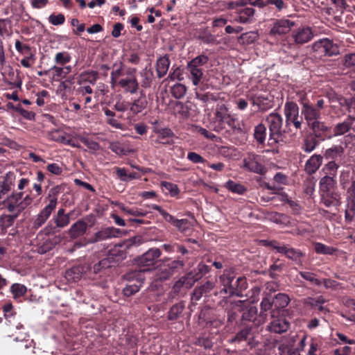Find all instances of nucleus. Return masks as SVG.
I'll return each instance as SVG.
<instances>
[{"mask_svg":"<svg viewBox=\"0 0 355 355\" xmlns=\"http://www.w3.org/2000/svg\"><path fill=\"white\" fill-rule=\"evenodd\" d=\"M355 218V201L347 202L345 209V220L352 222Z\"/></svg>","mask_w":355,"mask_h":355,"instance_id":"obj_55","label":"nucleus"},{"mask_svg":"<svg viewBox=\"0 0 355 355\" xmlns=\"http://www.w3.org/2000/svg\"><path fill=\"white\" fill-rule=\"evenodd\" d=\"M274 305L273 300H271L269 297H264L261 302V312L258 317V324H263L267 320V313L266 312L271 309L272 306Z\"/></svg>","mask_w":355,"mask_h":355,"instance_id":"obj_25","label":"nucleus"},{"mask_svg":"<svg viewBox=\"0 0 355 355\" xmlns=\"http://www.w3.org/2000/svg\"><path fill=\"white\" fill-rule=\"evenodd\" d=\"M266 243L275 249L277 252L284 254L287 259L294 261L295 263L302 264V259L304 257V253L300 250L293 248L288 245H281L276 241H266Z\"/></svg>","mask_w":355,"mask_h":355,"instance_id":"obj_3","label":"nucleus"},{"mask_svg":"<svg viewBox=\"0 0 355 355\" xmlns=\"http://www.w3.org/2000/svg\"><path fill=\"white\" fill-rule=\"evenodd\" d=\"M141 76L143 78L141 85L144 87H150L152 83L153 71L150 69L148 70L147 67H146L144 71L141 72Z\"/></svg>","mask_w":355,"mask_h":355,"instance_id":"obj_57","label":"nucleus"},{"mask_svg":"<svg viewBox=\"0 0 355 355\" xmlns=\"http://www.w3.org/2000/svg\"><path fill=\"white\" fill-rule=\"evenodd\" d=\"M146 105L147 101L146 97L144 96H141L134 101L130 107V110L134 114H136L144 110L146 108Z\"/></svg>","mask_w":355,"mask_h":355,"instance_id":"obj_36","label":"nucleus"},{"mask_svg":"<svg viewBox=\"0 0 355 355\" xmlns=\"http://www.w3.org/2000/svg\"><path fill=\"white\" fill-rule=\"evenodd\" d=\"M161 254L162 252L159 248H153L137 257L136 263L139 267H146V270H150L159 263V261H157V259Z\"/></svg>","mask_w":355,"mask_h":355,"instance_id":"obj_8","label":"nucleus"},{"mask_svg":"<svg viewBox=\"0 0 355 355\" xmlns=\"http://www.w3.org/2000/svg\"><path fill=\"white\" fill-rule=\"evenodd\" d=\"M216 286V283L211 281H207L200 286H197L192 293L191 301L197 302L201 299L203 294L209 293Z\"/></svg>","mask_w":355,"mask_h":355,"instance_id":"obj_18","label":"nucleus"},{"mask_svg":"<svg viewBox=\"0 0 355 355\" xmlns=\"http://www.w3.org/2000/svg\"><path fill=\"white\" fill-rule=\"evenodd\" d=\"M308 125L318 137L324 135L329 130V128L320 119L312 121Z\"/></svg>","mask_w":355,"mask_h":355,"instance_id":"obj_32","label":"nucleus"},{"mask_svg":"<svg viewBox=\"0 0 355 355\" xmlns=\"http://www.w3.org/2000/svg\"><path fill=\"white\" fill-rule=\"evenodd\" d=\"M171 62L167 56L159 58L156 62V71L159 78L164 76L169 68Z\"/></svg>","mask_w":355,"mask_h":355,"instance_id":"obj_28","label":"nucleus"},{"mask_svg":"<svg viewBox=\"0 0 355 355\" xmlns=\"http://www.w3.org/2000/svg\"><path fill=\"white\" fill-rule=\"evenodd\" d=\"M266 5L274 6L279 12H282L288 8V4L284 0H266Z\"/></svg>","mask_w":355,"mask_h":355,"instance_id":"obj_58","label":"nucleus"},{"mask_svg":"<svg viewBox=\"0 0 355 355\" xmlns=\"http://www.w3.org/2000/svg\"><path fill=\"white\" fill-rule=\"evenodd\" d=\"M354 122L355 118L349 116L344 121L337 123L334 128L333 136L337 137L345 134L350 130Z\"/></svg>","mask_w":355,"mask_h":355,"instance_id":"obj_24","label":"nucleus"},{"mask_svg":"<svg viewBox=\"0 0 355 355\" xmlns=\"http://www.w3.org/2000/svg\"><path fill=\"white\" fill-rule=\"evenodd\" d=\"M248 0H237L236 1H221V6L227 10H234L240 6H244L247 4Z\"/></svg>","mask_w":355,"mask_h":355,"instance_id":"obj_54","label":"nucleus"},{"mask_svg":"<svg viewBox=\"0 0 355 355\" xmlns=\"http://www.w3.org/2000/svg\"><path fill=\"white\" fill-rule=\"evenodd\" d=\"M137 69L129 67L125 71L124 76L118 81V86L125 93L136 94L139 88L136 76Z\"/></svg>","mask_w":355,"mask_h":355,"instance_id":"obj_4","label":"nucleus"},{"mask_svg":"<svg viewBox=\"0 0 355 355\" xmlns=\"http://www.w3.org/2000/svg\"><path fill=\"white\" fill-rule=\"evenodd\" d=\"M173 104L175 112H178L184 116H187L189 111L183 103L175 101Z\"/></svg>","mask_w":355,"mask_h":355,"instance_id":"obj_64","label":"nucleus"},{"mask_svg":"<svg viewBox=\"0 0 355 355\" xmlns=\"http://www.w3.org/2000/svg\"><path fill=\"white\" fill-rule=\"evenodd\" d=\"M302 114L304 116L307 125L315 120L320 119L321 117V112L312 103L302 107Z\"/></svg>","mask_w":355,"mask_h":355,"instance_id":"obj_20","label":"nucleus"},{"mask_svg":"<svg viewBox=\"0 0 355 355\" xmlns=\"http://www.w3.org/2000/svg\"><path fill=\"white\" fill-rule=\"evenodd\" d=\"M255 10L252 7H245L241 8L238 12L237 21L242 24L250 23L252 21Z\"/></svg>","mask_w":355,"mask_h":355,"instance_id":"obj_27","label":"nucleus"},{"mask_svg":"<svg viewBox=\"0 0 355 355\" xmlns=\"http://www.w3.org/2000/svg\"><path fill=\"white\" fill-rule=\"evenodd\" d=\"M284 114L286 118V126L293 125L295 129H301L303 117L300 116L299 107L297 103L293 101L286 102Z\"/></svg>","mask_w":355,"mask_h":355,"instance_id":"obj_6","label":"nucleus"},{"mask_svg":"<svg viewBox=\"0 0 355 355\" xmlns=\"http://www.w3.org/2000/svg\"><path fill=\"white\" fill-rule=\"evenodd\" d=\"M235 278L234 271L232 268L225 269L219 276V284L222 287L220 293L228 295L232 281Z\"/></svg>","mask_w":355,"mask_h":355,"instance_id":"obj_16","label":"nucleus"},{"mask_svg":"<svg viewBox=\"0 0 355 355\" xmlns=\"http://www.w3.org/2000/svg\"><path fill=\"white\" fill-rule=\"evenodd\" d=\"M300 275L305 280L309 282L311 284L320 286L322 282L315 277V275L308 271H300Z\"/></svg>","mask_w":355,"mask_h":355,"instance_id":"obj_49","label":"nucleus"},{"mask_svg":"<svg viewBox=\"0 0 355 355\" xmlns=\"http://www.w3.org/2000/svg\"><path fill=\"white\" fill-rule=\"evenodd\" d=\"M83 274V267L74 266L66 271L65 277L69 282H77L80 279Z\"/></svg>","mask_w":355,"mask_h":355,"instance_id":"obj_31","label":"nucleus"},{"mask_svg":"<svg viewBox=\"0 0 355 355\" xmlns=\"http://www.w3.org/2000/svg\"><path fill=\"white\" fill-rule=\"evenodd\" d=\"M23 197L22 193H13L8 196L3 203L6 205L8 210L10 212H15L19 214L23 211V206L21 205V198Z\"/></svg>","mask_w":355,"mask_h":355,"instance_id":"obj_15","label":"nucleus"},{"mask_svg":"<svg viewBox=\"0 0 355 355\" xmlns=\"http://www.w3.org/2000/svg\"><path fill=\"white\" fill-rule=\"evenodd\" d=\"M187 87L181 83H177L171 87V92L175 98L180 99L183 98L187 93Z\"/></svg>","mask_w":355,"mask_h":355,"instance_id":"obj_42","label":"nucleus"},{"mask_svg":"<svg viewBox=\"0 0 355 355\" xmlns=\"http://www.w3.org/2000/svg\"><path fill=\"white\" fill-rule=\"evenodd\" d=\"M54 209L55 202H49V204L46 205L35 216L33 222V227L35 229H38L42 226L48 220Z\"/></svg>","mask_w":355,"mask_h":355,"instance_id":"obj_14","label":"nucleus"},{"mask_svg":"<svg viewBox=\"0 0 355 355\" xmlns=\"http://www.w3.org/2000/svg\"><path fill=\"white\" fill-rule=\"evenodd\" d=\"M338 168L339 165L331 160L324 165L322 171L324 173V176L336 178Z\"/></svg>","mask_w":355,"mask_h":355,"instance_id":"obj_35","label":"nucleus"},{"mask_svg":"<svg viewBox=\"0 0 355 355\" xmlns=\"http://www.w3.org/2000/svg\"><path fill=\"white\" fill-rule=\"evenodd\" d=\"M295 26L294 21L287 18L275 20L270 30V35L272 36H282L288 33Z\"/></svg>","mask_w":355,"mask_h":355,"instance_id":"obj_11","label":"nucleus"},{"mask_svg":"<svg viewBox=\"0 0 355 355\" xmlns=\"http://www.w3.org/2000/svg\"><path fill=\"white\" fill-rule=\"evenodd\" d=\"M254 137L259 144H263L265 141L266 137V128L264 125L261 123L255 127Z\"/></svg>","mask_w":355,"mask_h":355,"instance_id":"obj_44","label":"nucleus"},{"mask_svg":"<svg viewBox=\"0 0 355 355\" xmlns=\"http://www.w3.org/2000/svg\"><path fill=\"white\" fill-rule=\"evenodd\" d=\"M200 279V277H196L193 272H189L175 282L174 288L176 291H180L182 287L190 288Z\"/></svg>","mask_w":355,"mask_h":355,"instance_id":"obj_19","label":"nucleus"},{"mask_svg":"<svg viewBox=\"0 0 355 355\" xmlns=\"http://www.w3.org/2000/svg\"><path fill=\"white\" fill-rule=\"evenodd\" d=\"M13 306L10 302H8L3 305V311L4 317L8 322V324L5 327L3 332L9 337L15 335V330H19L24 328V326L15 318V313L12 311Z\"/></svg>","mask_w":355,"mask_h":355,"instance_id":"obj_7","label":"nucleus"},{"mask_svg":"<svg viewBox=\"0 0 355 355\" xmlns=\"http://www.w3.org/2000/svg\"><path fill=\"white\" fill-rule=\"evenodd\" d=\"M341 63L345 68L355 67V53H349L345 54L341 58Z\"/></svg>","mask_w":355,"mask_h":355,"instance_id":"obj_53","label":"nucleus"},{"mask_svg":"<svg viewBox=\"0 0 355 355\" xmlns=\"http://www.w3.org/2000/svg\"><path fill=\"white\" fill-rule=\"evenodd\" d=\"M243 167L251 172L263 174L265 168L261 163V157L254 153H248L243 159Z\"/></svg>","mask_w":355,"mask_h":355,"instance_id":"obj_12","label":"nucleus"},{"mask_svg":"<svg viewBox=\"0 0 355 355\" xmlns=\"http://www.w3.org/2000/svg\"><path fill=\"white\" fill-rule=\"evenodd\" d=\"M71 80H66L64 81H62L58 87V91L60 92V96L62 99H67V93L71 91Z\"/></svg>","mask_w":355,"mask_h":355,"instance_id":"obj_51","label":"nucleus"},{"mask_svg":"<svg viewBox=\"0 0 355 355\" xmlns=\"http://www.w3.org/2000/svg\"><path fill=\"white\" fill-rule=\"evenodd\" d=\"M344 153V148L342 146H333L332 147L327 149L324 152V156L327 159H334L341 157Z\"/></svg>","mask_w":355,"mask_h":355,"instance_id":"obj_30","label":"nucleus"},{"mask_svg":"<svg viewBox=\"0 0 355 355\" xmlns=\"http://www.w3.org/2000/svg\"><path fill=\"white\" fill-rule=\"evenodd\" d=\"M27 291V288L21 284H13L10 286V292L13 295L14 299H17L26 294Z\"/></svg>","mask_w":355,"mask_h":355,"instance_id":"obj_45","label":"nucleus"},{"mask_svg":"<svg viewBox=\"0 0 355 355\" xmlns=\"http://www.w3.org/2000/svg\"><path fill=\"white\" fill-rule=\"evenodd\" d=\"M161 185L163 189L169 191L172 196L178 195L180 192L178 186L175 184L168 182H162Z\"/></svg>","mask_w":355,"mask_h":355,"instance_id":"obj_62","label":"nucleus"},{"mask_svg":"<svg viewBox=\"0 0 355 355\" xmlns=\"http://www.w3.org/2000/svg\"><path fill=\"white\" fill-rule=\"evenodd\" d=\"M311 49L315 53L329 57L340 54L338 45L327 37L322 38L314 42L311 44Z\"/></svg>","mask_w":355,"mask_h":355,"instance_id":"obj_5","label":"nucleus"},{"mask_svg":"<svg viewBox=\"0 0 355 355\" xmlns=\"http://www.w3.org/2000/svg\"><path fill=\"white\" fill-rule=\"evenodd\" d=\"M246 288L247 282L245 277H239L236 279L234 278L229 290L228 295L241 297L243 295L242 292Z\"/></svg>","mask_w":355,"mask_h":355,"instance_id":"obj_17","label":"nucleus"},{"mask_svg":"<svg viewBox=\"0 0 355 355\" xmlns=\"http://www.w3.org/2000/svg\"><path fill=\"white\" fill-rule=\"evenodd\" d=\"M315 251L318 254H333L336 252V249L327 246L321 243H315L314 245Z\"/></svg>","mask_w":355,"mask_h":355,"instance_id":"obj_47","label":"nucleus"},{"mask_svg":"<svg viewBox=\"0 0 355 355\" xmlns=\"http://www.w3.org/2000/svg\"><path fill=\"white\" fill-rule=\"evenodd\" d=\"M322 195V200L327 207L338 206L341 203V195L338 191H327Z\"/></svg>","mask_w":355,"mask_h":355,"instance_id":"obj_22","label":"nucleus"},{"mask_svg":"<svg viewBox=\"0 0 355 355\" xmlns=\"http://www.w3.org/2000/svg\"><path fill=\"white\" fill-rule=\"evenodd\" d=\"M105 115L107 116V123L112 125V127L122 130L123 126L118 120H116L114 116L115 114L112 111L105 109L104 110Z\"/></svg>","mask_w":355,"mask_h":355,"instance_id":"obj_43","label":"nucleus"},{"mask_svg":"<svg viewBox=\"0 0 355 355\" xmlns=\"http://www.w3.org/2000/svg\"><path fill=\"white\" fill-rule=\"evenodd\" d=\"M194 220L180 219L175 221L174 226L182 232H187L193 225Z\"/></svg>","mask_w":355,"mask_h":355,"instance_id":"obj_50","label":"nucleus"},{"mask_svg":"<svg viewBox=\"0 0 355 355\" xmlns=\"http://www.w3.org/2000/svg\"><path fill=\"white\" fill-rule=\"evenodd\" d=\"M315 37V32L309 26H301L292 31L291 38L296 45H303L311 41Z\"/></svg>","mask_w":355,"mask_h":355,"instance_id":"obj_9","label":"nucleus"},{"mask_svg":"<svg viewBox=\"0 0 355 355\" xmlns=\"http://www.w3.org/2000/svg\"><path fill=\"white\" fill-rule=\"evenodd\" d=\"M183 266L184 263L181 261L160 260L157 264L155 280L162 282L169 279L178 268H182Z\"/></svg>","mask_w":355,"mask_h":355,"instance_id":"obj_2","label":"nucleus"},{"mask_svg":"<svg viewBox=\"0 0 355 355\" xmlns=\"http://www.w3.org/2000/svg\"><path fill=\"white\" fill-rule=\"evenodd\" d=\"M87 230V224L84 220H78L69 228L68 234L71 239H76L83 236Z\"/></svg>","mask_w":355,"mask_h":355,"instance_id":"obj_23","label":"nucleus"},{"mask_svg":"<svg viewBox=\"0 0 355 355\" xmlns=\"http://www.w3.org/2000/svg\"><path fill=\"white\" fill-rule=\"evenodd\" d=\"M71 56L67 52H58L55 54V62L57 64L64 65L71 61Z\"/></svg>","mask_w":355,"mask_h":355,"instance_id":"obj_56","label":"nucleus"},{"mask_svg":"<svg viewBox=\"0 0 355 355\" xmlns=\"http://www.w3.org/2000/svg\"><path fill=\"white\" fill-rule=\"evenodd\" d=\"M80 140L82 143L86 145L92 152H95L100 148V146L97 142L87 137H82L80 138Z\"/></svg>","mask_w":355,"mask_h":355,"instance_id":"obj_60","label":"nucleus"},{"mask_svg":"<svg viewBox=\"0 0 355 355\" xmlns=\"http://www.w3.org/2000/svg\"><path fill=\"white\" fill-rule=\"evenodd\" d=\"M209 58L205 55H200L191 61L187 65L189 72V78L194 86H198L204 77L203 67L207 64Z\"/></svg>","mask_w":355,"mask_h":355,"instance_id":"obj_1","label":"nucleus"},{"mask_svg":"<svg viewBox=\"0 0 355 355\" xmlns=\"http://www.w3.org/2000/svg\"><path fill=\"white\" fill-rule=\"evenodd\" d=\"M120 232L119 229L114 227L101 228L89 239V243H94L117 237Z\"/></svg>","mask_w":355,"mask_h":355,"instance_id":"obj_13","label":"nucleus"},{"mask_svg":"<svg viewBox=\"0 0 355 355\" xmlns=\"http://www.w3.org/2000/svg\"><path fill=\"white\" fill-rule=\"evenodd\" d=\"M120 209L121 211H123L124 213L131 215V216H144L146 214V212L143 211L138 209H130L129 207H127L124 205H121Z\"/></svg>","mask_w":355,"mask_h":355,"instance_id":"obj_63","label":"nucleus"},{"mask_svg":"<svg viewBox=\"0 0 355 355\" xmlns=\"http://www.w3.org/2000/svg\"><path fill=\"white\" fill-rule=\"evenodd\" d=\"M257 313V309L255 306H250L247 307L242 315L243 320L252 321L256 320L257 322H258V318L256 319V315Z\"/></svg>","mask_w":355,"mask_h":355,"instance_id":"obj_52","label":"nucleus"},{"mask_svg":"<svg viewBox=\"0 0 355 355\" xmlns=\"http://www.w3.org/2000/svg\"><path fill=\"white\" fill-rule=\"evenodd\" d=\"M17 216L18 214H15L14 215H6L1 217L0 220L1 226L3 228H7L11 226Z\"/></svg>","mask_w":355,"mask_h":355,"instance_id":"obj_61","label":"nucleus"},{"mask_svg":"<svg viewBox=\"0 0 355 355\" xmlns=\"http://www.w3.org/2000/svg\"><path fill=\"white\" fill-rule=\"evenodd\" d=\"M227 108L226 105L223 103L218 104L216 109V117L217 119L221 122H227L230 124V121H227V119H230V116L227 113Z\"/></svg>","mask_w":355,"mask_h":355,"instance_id":"obj_37","label":"nucleus"},{"mask_svg":"<svg viewBox=\"0 0 355 355\" xmlns=\"http://www.w3.org/2000/svg\"><path fill=\"white\" fill-rule=\"evenodd\" d=\"M336 178L332 177H322L320 180V187L322 191H330L336 187Z\"/></svg>","mask_w":355,"mask_h":355,"instance_id":"obj_34","label":"nucleus"},{"mask_svg":"<svg viewBox=\"0 0 355 355\" xmlns=\"http://www.w3.org/2000/svg\"><path fill=\"white\" fill-rule=\"evenodd\" d=\"M53 220L58 227L63 228L69 224L70 216L69 214H65L64 209L61 208L58 209L56 215L53 218Z\"/></svg>","mask_w":355,"mask_h":355,"instance_id":"obj_29","label":"nucleus"},{"mask_svg":"<svg viewBox=\"0 0 355 355\" xmlns=\"http://www.w3.org/2000/svg\"><path fill=\"white\" fill-rule=\"evenodd\" d=\"M322 163V157L320 155H312L305 163L304 170L309 174L315 173Z\"/></svg>","mask_w":355,"mask_h":355,"instance_id":"obj_21","label":"nucleus"},{"mask_svg":"<svg viewBox=\"0 0 355 355\" xmlns=\"http://www.w3.org/2000/svg\"><path fill=\"white\" fill-rule=\"evenodd\" d=\"M98 78V73L96 71L84 72L80 74L78 83L83 85L86 83L94 85Z\"/></svg>","mask_w":355,"mask_h":355,"instance_id":"obj_38","label":"nucleus"},{"mask_svg":"<svg viewBox=\"0 0 355 355\" xmlns=\"http://www.w3.org/2000/svg\"><path fill=\"white\" fill-rule=\"evenodd\" d=\"M173 137V133L170 129H162L157 132V136L155 140V144H169L170 139Z\"/></svg>","mask_w":355,"mask_h":355,"instance_id":"obj_33","label":"nucleus"},{"mask_svg":"<svg viewBox=\"0 0 355 355\" xmlns=\"http://www.w3.org/2000/svg\"><path fill=\"white\" fill-rule=\"evenodd\" d=\"M289 327V323L285 318H277L275 319L271 322L268 326V329L270 331L281 334L288 330Z\"/></svg>","mask_w":355,"mask_h":355,"instance_id":"obj_26","label":"nucleus"},{"mask_svg":"<svg viewBox=\"0 0 355 355\" xmlns=\"http://www.w3.org/2000/svg\"><path fill=\"white\" fill-rule=\"evenodd\" d=\"M184 309V304L182 302L174 304L168 313V319L169 320H177Z\"/></svg>","mask_w":355,"mask_h":355,"instance_id":"obj_39","label":"nucleus"},{"mask_svg":"<svg viewBox=\"0 0 355 355\" xmlns=\"http://www.w3.org/2000/svg\"><path fill=\"white\" fill-rule=\"evenodd\" d=\"M296 96L297 101L302 105V107L312 103L310 97L312 98L313 95L311 94V92H306L304 90H301L297 92Z\"/></svg>","mask_w":355,"mask_h":355,"instance_id":"obj_46","label":"nucleus"},{"mask_svg":"<svg viewBox=\"0 0 355 355\" xmlns=\"http://www.w3.org/2000/svg\"><path fill=\"white\" fill-rule=\"evenodd\" d=\"M266 121L270 130V139L277 142L282 135L283 119L279 114L272 112L267 116Z\"/></svg>","mask_w":355,"mask_h":355,"instance_id":"obj_10","label":"nucleus"},{"mask_svg":"<svg viewBox=\"0 0 355 355\" xmlns=\"http://www.w3.org/2000/svg\"><path fill=\"white\" fill-rule=\"evenodd\" d=\"M290 299L288 296L284 293H279L275 296L273 300L274 306L275 309H280L285 308L289 303Z\"/></svg>","mask_w":355,"mask_h":355,"instance_id":"obj_40","label":"nucleus"},{"mask_svg":"<svg viewBox=\"0 0 355 355\" xmlns=\"http://www.w3.org/2000/svg\"><path fill=\"white\" fill-rule=\"evenodd\" d=\"M325 300L322 296H319L317 298H308L306 300V304L317 309L320 312L327 311V309L322 306Z\"/></svg>","mask_w":355,"mask_h":355,"instance_id":"obj_41","label":"nucleus"},{"mask_svg":"<svg viewBox=\"0 0 355 355\" xmlns=\"http://www.w3.org/2000/svg\"><path fill=\"white\" fill-rule=\"evenodd\" d=\"M225 187L232 193L237 194H243L246 191L243 185L232 180L227 181L225 184Z\"/></svg>","mask_w":355,"mask_h":355,"instance_id":"obj_48","label":"nucleus"},{"mask_svg":"<svg viewBox=\"0 0 355 355\" xmlns=\"http://www.w3.org/2000/svg\"><path fill=\"white\" fill-rule=\"evenodd\" d=\"M317 141L313 138H307L304 140L302 149L306 153L312 152L317 146Z\"/></svg>","mask_w":355,"mask_h":355,"instance_id":"obj_59","label":"nucleus"}]
</instances>
